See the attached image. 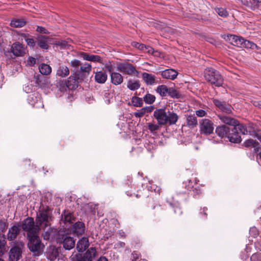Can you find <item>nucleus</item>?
Here are the masks:
<instances>
[{
  "mask_svg": "<svg viewBox=\"0 0 261 261\" xmlns=\"http://www.w3.org/2000/svg\"><path fill=\"white\" fill-rule=\"evenodd\" d=\"M153 117L158 123L161 125L168 124L169 125L175 124L178 119V116L173 111L166 112V108L156 109L153 112Z\"/></svg>",
  "mask_w": 261,
  "mask_h": 261,
  "instance_id": "nucleus-1",
  "label": "nucleus"
},
{
  "mask_svg": "<svg viewBox=\"0 0 261 261\" xmlns=\"http://www.w3.org/2000/svg\"><path fill=\"white\" fill-rule=\"evenodd\" d=\"M44 236H57V242L62 243L66 250H70L75 246V240L73 238L67 236L63 230L53 229L45 232Z\"/></svg>",
  "mask_w": 261,
  "mask_h": 261,
  "instance_id": "nucleus-2",
  "label": "nucleus"
},
{
  "mask_svg": "<svg viewBox=\"0 0 261 261\" xmlns=\"http://www.w3.org/2000/svg\"><path fill=\"white\" fill-rule=\"evenodd\" d=\"M240 134L243 135L247 134L246 127L242 124H238L231 129H230L227 138L230 142L234 143H240L242 140Z\"/></svg>",
  "mask_w": 261,
  "mask_h": 261,
  "instance_id": "nucleus-3",
  "label": "nucleus"
},
{
  "mask_svg": "<svg viewBox=\"0 0 261 261\" xmlns=\"http://www.w3.org/2000/svg\"><path fill=\"white\" fill-rule=\"evenodd\" d=\"M28 247L34 255H39L41 253V241L38 233L27 236Z\"/></svg>",
  "mask_w": 261,
  "mask_h": 261,
  "instance_id": "nucleus-4",
  "label": "nucleus"
},
{
  "mask_svg": "<svg viewBox=\"0 0 261 261\" xmlns=\"http://www.w3.org/2000/svg\"><path fill=\"white\" fill-rule=\"evenodd\" d=\"M20 226L22 230L27 232V236L38 233L39 227L35 224L34 219L32 217H27L22 221Z\"/></svg>",
  "mask_w": 261,
  "mask_h": 261,
  "instance_id": "nucleus-5",
  "label": "nucleus"
},
{
  "mask_svg": "<svg viewBox=\"0 0 261 261\" xmlns=\"http://www.w3.org/2000/svg\"><path fill=\"white\" fill-rule=\"evenodd\" d=\"M24 247V243L22 242H15L13 246L9 252V261H18L22 256V249Z\"/></svg>",
  "mask_w": 261,
  "mask_h": 261,
  "instance_id": "nucleus-6",
  "label": "nucleus"
},
{
  "mask_svg": "<svg viewBox=\"0 0 261 261\" xmlns=\"http://www.w3.org/2000/svg\"><path fill=\"white\" fill-rule=\"evenodd\" d=\"M51 211V208L47 206L45 207H43L37 214L36 223L39 227L43 223L46 224L48 222Z\"/></svg>",
  "mask_w": 261,
  "mask_h": 261,
  "instance_id": "nucleus-7",
  "label": "nucleus"
},
{
  "mask_svg": "<svg viewBox=\"0 0 261 261\" xmlns=\"http://www.w3.org/2000/svg\"><path fill=\"white\" fill-rule=\"evenodd\" d=\"M84 253H78L75 255V261H92L96 255V250L95 247H90L85 250Z\"/></svg>",
  "mask_w": 261,
  "mask_h": 261,
  "instance_id": "nucleus-8",
  "label": "nucleus"
},
{
  "mask_svg": "<svg viewBox=\"0 0 261 261\" xmlns=\"http://www.w3.org/2000/svg\"><path fill=\"white\" fill-rule=\"evenodd\" d=\"M117 70L124 74H134L138 76L139 72L136 70L133 64L127 63H119L117 64Z\"/></svg>",
  "mask_w": 261,
  "mask_h": 261,
  "instance_id": "nucleus-9",
  "label": "nucleus"
},
{
  "mask_svg": "<svg viewBox=\"0 0 261 261\" xmlns=\"http://www.w3.org/2000/svg\"><path fill=\"white\" fill-rule=\"evenodd\" d=\"M185 188L191 192L193 197L197 198L201 194L202 190L199 184L196 180L189 179L187 180V183L185 184Z\"/></svg>",
  "mask_w": 261,
  "mask_h": 261,
  "instance_id": "nucleus-10",
  "label": "nucleus"
},
{
  "mask_svg": "<svg viewBox=\"0 0 261 261\" xmlns=\"http://www.w3.org/2000/svg\"><path fill=\"white\" fill-rule=\"evenodd\" d=\"M153 192L149 190L147 187L144 188L142 185V188L137 190L135 196L137 198H148V202L152 203L154 201L153 198Z\"/></svg>",
  "mask_w": 261,
  "mask_h": 261,
  "instance_id": "nucleus-11",
  "label": "nucleus"
},
{
  "mask_svg": "<svg viewBox=\"0 0 261 261\" xmlns=\"http://www.w3.org/2000/svg\"><path fill=\"white\" fill-rule=\"evenodd\" d=\"M75 221V217L73 212L65 209L62 212L60 222L61 224H71Z\"/></svg>",
  "mask_w": 261,
  "mask_h": 261,
  "instance_id": "nucleus-12",
  "label": "nucleus"
},
{
  "mask_svg": "<svg viewBox=\"0 0 261 261\" xmlns=\"http://www.w3.org/2000/svg\"><path fill=\"white\" fill-rule=\"evenodd\" d=\"M200 132L204 135L212 134V122L208 119H203L200 122Z\"/></svg>",
  "mask_w": 261,
  "mask_h": 261,
  "instance_id": "nucleus-13",
  "label": "nucleus"
},
{
  "mask_svg": "<svg viewBox=\"0 0 261 261\" xmlns=\"http://www.w3.org/2000/svg\"><path fill=\"white\" fill-rule=\"evenodd\" d=\"M226 41L237 47H242L243 38L232 34L225 35L223 37Z\"/></svg>",
  "mask_w": 261,
  "mask_h": 261,
  "instance_id": "nucleus-14",
  "label": "nucleus"
},
{
  "mask_svg": "<svg viewBox=\"0 0 261 261\" xmlns=\"http://www.w3.org/2000/svg\"><path fill=\"white\" fill-rule=\"evenodd\" d=\"M34 81L36 86L41 89L48 87L49 83V79L41 74H34Z\"/></svg>",
  "mask_w": 261,
  "mask_h": 261,
  "instance_id": "nucleus-15",
  "label": "nucleus"
},
{
  "mask_svg": "<svg viewBox=\"0 0 261 261\" xmlns=\"http://www.w3.org/2000/svg\"><path fill=\"white\" fill-rule=\"evenodd\" d=\"M70 232L74 235L79 236L85 233V225L82 221H77L72 224Z\"/></svg>",
  "mask_w": 261,
  "mask_h": 261,
  "instance_id": "nucleus-16",
  "label": "nucleus"
},
{
  "mask_svg": "<svg viewBox=\"0 0 261 261\" xmlns=\"http://www.w3.org/2000/svg\"><path fill=\"white\" fill-rule=\"evenodd\" d=\"M20 224L19 223H17L16 224L14 225L9 229L7 233V239L10 241L15 240L17 238L18 235L20 233Z\"/></svg>",
  "mask_w": 261,
  "mask_h": 261,
  "instance_id": "nucleus-17",
  "label": "nucleus"
},
{
  "mask_svg": "<svg viewBox=\"0 0 261 261\" xmlns=\"http://www.w3.org/2000/svg\"><path fill=\"white\" fill-rule=\"evenodd\" d=\"M51 38L49 36L37 35L36 38V42L38 46L42 49L47 50L49 48L48 42L50 41Z\"/></svg>",
  "mask_w": 261,
  "mask_h": 261,
  "instance_id": "nucleus-18",
  "label": "nucleus"
},
{
  "mask_svg": "<svg viewBox=\"0 0 261 261\" xmlns=\"http://www.w3.org/2000/svg\"><path fill=\"white\" fill-rule=\"evenodd\" d=\"M79 55L85 60L95 63H102V58L98 55H92L85 52H80Z\"/></svg>",
  "mask_w": 261,
  "mask_h": 261,
  "instance_id": "nucleus-19",
  "label": "nucleus"
},
{
  "mask_svg": "<svg viewBox=\"0 0 261 261\" xmlns=\"http://www.w3.org/2000/svg\"><path fill=\"white\" fill-rule=\"evenodd\" d=\"M133 181V178L130 176H127L123 180L122 183V187L123 190L125 191L126 194L129 196L132 197L133 195L132 191L131 190L127 189L128 188L130 189L132 188V182Z\"/></svg>",
  "mask_w": 261,
  "mask_h": 261,
  "instance_id": "nucleus-20",
  "label": "nucleus"
},
{
  "mask_svg": "<svg viewBox=\"0 0 261 261\" xmlns=\"http://www.w3.org/2000/svg\"><path fill=\"white\" fill-rule=\"evenodd\" d=\"M89 246V242L88 238L83 237L78 241L76 248L78 252L82 253L88 249Z\"/></svg>",
  "mask_w": 261,
  "mask_h": 261,
  "instance_id": "nucleus-21",
  "label": "nucleus"
},
{
  "mask_svg": "<svg viewBox=\"0 0 261 261\" xmlns=\"http://www.w3.org/2000/svg\"><path fill=\"white\" fill-rule=\"evenodd\" d=\"M161 75L164 79L174 80L176 78L178 75V72L173 69H167L162 71L161 72Z\"/></svg>",
  "mask_w": 261,
  "mask_h": 261,
  "instance_id": "nucleus-22",
  "label": "nucleus"
},
{
  "mask_svg": "<svg viewBox=\"0 0 261 261\" xmlns=\"http://www.w3.org/2000/svg\"><path fill=\"white\" fill-rule=\"evenodd\" d=\"M11 51L15 56H21L24 54V48L19 42L13 43L11 47Z\"/></svg>",
  "mask_w": 261,
  "mask_h": 261,
  "instance_id": "nucleus-23",
  "label": "nucleus"
},
{
  "mask_svg": "<svg viewBox=\"0 0 261 261\" xmlns=\"http://www.w3.org/2000/svg\"><path fill=\"white\" fill-rule=\"evenodd\" d=\"M215 105L222 112L227 114L231 112V107L226 102H221L218 100H213Z\"/></svg>",
  "mask_w": 261,
  "mask_h": 261,
  "instance_id": "nucleus-24",
  "label": "nucleus"
},
{
  "mask_svg": "<svg viewBox=\"0 0 261 261\" xmlns=\"http://www.w3.org/2000/svg\"><path fill=\"white\" fill-rule=\"evenodd\" d=\"M215 105L222 112L227 114L231 112V107L226 102H221L218 100H213Z\"/></svg>",
  "mask_w": 261,
  "mask_h": 261,
  "instance_id": "nucleus-25",
  "label": "nucleus"
},
{
  "mask_svg": "<svg viewBox=\"0 0 261 261\" xmlns=\"http://www.w3.org/2000/svg\"><path fill=\"white\" fill-rule=\"evenodd\" d=\"M108 79V75L105 71H99L95 73L94 80L98 84H104Z\"/></svg>",
  "mask_w": 261,
  "mask_h": 261,
  "instance_id": "nucleus-26",
  "label": "nucleus"
},
{
  "mask_svg": "<svg viewBox=\"0 0 261 261\" xmlns=\"http://www.w3.org/2000/svg\"><path fill=\"white\" fill-rule=\"evenodd\" d=\"M142 76V79L147 85H152L158 83L155 81L154 75L147 72H143Z\"/></svg>",
  "mask_w": 261,
  "mask_h": 261,
  "instance_id": "nucleus-27",
  "label": "nucleus"
},
{
  "mask_svg": "<svg viewBox=\"0 0 261 261\" xmlns=\"http://www.w3.org/2000/svg\"><path fill=\"white\" fill-rule=\"evenodd\" d=\"M80 82L75 79V76L72 74L70 76L67 81V84L68 86L69 90H74L79 86Z\"/></svg>",
  "mask_w": 261,
  "mask_h": 261,
  "instance_id": "nucleus-28",
  "label": "nucleus"
},
{
  "mask_svg": "<svg viewBox=\"0 0 261 261\" xmlns=\"http://www.w3.org/2000/svg\"><path fill=\"white\" fill-rule=\"evenodd\" d=\"M229 130L230 128L228 127L225 125H222L216 128V133L221 138L225 137L228 138V135L229 132Z\"/></svg>",
  "mask_w": 261,
  "mask_h": 261,
  "instance_id": "nucleus-29",
  "label": "nucleus"
},
{
  "mask_svg": "<svg viewBox=\"0 0 261 261\" xmlns=\"http://www.w3.org/2000/svg\"><path fill=\"white\" fill-rule=\"evenodd\" d=\"M110 76L112 83L115 85H120L123 82V76L118 72H112Z\"/></svg>",
  "mask_w": 261,
  "mask_h": 261,
  "instance_id": "nucleus-30",
  "label": "nucleus"
},
{
  "mask_svg": "<svg viewBox=\"0 0 261 261\" xmlns=\"http://www.w3.org/2000/svg\"><path fill=\"white\" fill-rule=\"evenodd\" d=\"M70 73L69 68L65 65H60L57 70L56 75L61 77L67 76Z\"/></svg>",
  "mask_w": 261,
  "mask_h": 261,
  "instance_id": "nucleus-31",
  "label": "nucleus"
},
{
  "mask_svg": "<svg viewBox=\"0 0 261 261\" xmlns=\"http://www.w3.org/2000/svg\"><path fill=\"white\" fill-rule=\"evenodd\" d=\"M223 83V79L221 75L217 71H213V85L216 86H221Z\"/></svg>",
  "mask_w": 261,
  "mask_h": 261,
  "instance_id": "nucleus-32",
  "label": "nucleus"
},
{
  "mask_svg": "<svg viewBox=\"0 0 261 261\" xmlns=\"http://www.w3.org/2000/svg\"><path fill=\"white\" fill-rule=\"evenodd\" d=\"M72 74L75 76V79H77L80 83L83 82L89 75L88 73L77 71L76 69H74L72 70Z\"/></svg>",
  "mask_w": 261,
  "mask_h": 261,
  "instance_id": "nucleus-33",
  "label": "nucleus"
},
{
  "mask_svg": "<svg viewBox=\"0 0 261 261\" xmlns=\"http://www.w3.org/2000/svg\"><path fill=\"white\" fill-rule=\"evenodd\" d=\"M220 118L224 123L232 125L233 127L238 124H241L237 120L226 116H222Z\"/></svg>",
  "mask_w": 261,
  "mask_h": 261,
  "instance_id": "nucleus-34",
  "label": "nucleus"
},
{
  "mask_svg": "<svg viewBox=\"0 0 261 261\" xmlns=\"http://www.w3.org/2000/svg\"><path fill=\"white\" fill-rule=\"evenodd\" d=\"M39 72L42 75H49L51 72V67L46 64L42 63L39 67Z\"/></svg>",
  "mask_w": 261,
  "mask_h": 261,
  "instance_id": "nucleus-35",
  "label": "nucleus"
},
{
  "mask_svg": "<svg viewBox=\"0 0 261 261\" xmlns=\"http://www.w3.org/2000/svg\"><path fill=\"white\" fill-rule=\"evenodd\" d=\"M171 208L175 216H180L182 214V211L179 203L177 202L169 203Z\"/></svg>",
  "mask_w": 261,
  "mask_h": 261,
  "instance_id": "nucleus-36",
  "label": "nucleus"
},
{
  "mask_svg": "<svg viewBox=\"0 0 261 261\" xmlns=\"http://www.w3.org/2000/svg\"><path fill=\"white\" fill-rule=\"evenodd\" d=\"M169 88L166 85H159L155 89V91L161 97H165L168 95Z\"/></svg>",
  "mask_w": 261,
  "mask_h": 261,
  "instance_id": "nucleus-37",
  "label": "nucleus"
},
{
  "mask_svg": "<svg viewBox=\"0 0 261 261\" xmlns=\"http://www.w3.org/2000/svg\"><path fill=\"white\" fill-rule=\"evenodd\" d=\"M28 102L33 107L38 102H40V97L39 95H35V94H32L28 96Z\"/></svg>",
  "mask_w": 261,
  "mask_h": 261,
  "instance_id": "nucleus-38",
  "label": "nucleus"
},
{
  "mask_svg": "<svg viewBox=\"0 0 261 261\" xmlns=\"http://www.w3.org/2000/svg\"><path fill=\"white\" fill-rule=\"evenodd\" d=\"M140 83L139 80L133 81L129 80L127 82V87L132 91H135L138 89L140 87Z\"/></svg>",
  "mask_w": 261,
  "mask_h": 261,
  "instance_id": "nucleus-39",
  "label": "nucleus"
},
{
  "mask_svg": "<svg viewBox=\"0 0 261 261\" xmlns=\"http://www.w3.org/2000/svg\"><path fill=\"white\" fill-rule=\"evenodd\" d=\"M187 124L191 128H194L197 124V119L194 115H189L187 117Z\"/></svg>",
  "mask_w": 261,
  "mask_h": 261,
  "instance_id": "nucleus-40",
  "label": "nucleus"
},
{
  "mask_svg": "<svg viewBox=\"0 0 261 261\" xmlns=\"http://www.w3.org/2000/svg\"><path fill=\"white\" fill-rule=\"evenodd\" d=\"M26 21L23 19H13L11 21L10 25L13 28H20L24 26Z\"/></svg>",
  "mask_w": 261,
  "mask_h": 261,
  "instance_id": "nucleus-41",
  "label": "nucleus"
},
{
  "mask_svg": "<svg viewBox=\"0 0 261 261\" xmlns=\"http://www.w3.org/2000/svg\"><path fill=\"white\" fill-rule=\"evenodd\" d=\"M6 243L5 235L4 233H0V257H2L4 254Z\"/></svg>",
  "mask_w": 261,
  "mask_h": 261,
  "instance_id": "nucleus-42",
  "label": "nucleus"
},
{
  "mask_svg": "<svg viewBox=\"0 0 261 261\" xmlns=\"http://www.w3.org/2000/svg\"><path fill=\"white\" fill-rule=\"evenodd\" d=\"M172 98L178 99L181 97V94L179 92L173 88H169L168 95Z\"/></svg>",
  "mask_w": 261,
  "mask_h": 261,
  "instance_id": "nucleus-43",
  "label": "nucleus"
},
{
  "mask_svg": "<svg viewBox=\"0 0 261 261\" xmlns=\"http://www.w3.org/2000/svg\"><path fill=\"white\" fill-rule=\"evenodd\" d=\"M147 124L148 129L152 134L159 130L162 126L161 124H159L158 123L155 124L154 122L148 123Z\"/></svg>",
  "mask_w": 261,
  "mask_h": 261,
  "instance_id": "nucleus-44",
  "label": "nucleus"
},
{
  "mask_svg": "<svg viewBox=\"0 0 261 261\" xmlns=\"http://www.w3.org/2000/svg\"><path fill=\"white\" fill-rule=\"evenodd\" d=\"M57 86L59 88V90L62 92L66 91L67 89L68 90V86L67 84V81L65 80H59V81L57 83Z\"/></svg>",
  "mask_w": 261,
  "mask_h": 261,
  "instance_id": "nucleus-45",
  "label": "nucleus"
},
{
  "mask_svg": "<svg viewBox=\"0 0 261 261\" xmlns=\"http://www.w3.org/2000/svg\"><path fill=\"white\" fill-rule=\"evenodd\" d=\"M143 99L146 104L151 105L155 101L156 97L154 95L148 92L143 97Z\"/></svg>",
  "mask_w": 261,
  "mask_h": 261,
  "instance_id": "nucleus-46",
  "label": "nucleus"
},
{
  "mask_svg": "<svg viewBox=\"0 0 261 261\" xmlns=\"http://www.w3.org/2000/svg\"><path fill=\"white\" fill-rule=\"evenodd\" d=\"M77 71L87 73L89 74L92 70V66L90 64L85 63L83 65L81 66L78 69H76Z\"/></svg>",
  "mask_w": 261,
  "mask_h": 261,
  "instance_id": "nucleus-47",
  "label": "nucleus"
},
{
  "mask_svg": "<svg viewBox=\"0 0 261 261\" xmlns=\"http://www.w3.org/2000/svg\"><path fill=\"white\" fill-rule=\"evenodd\" d=\"M242 47H245L247 48H250L252 49H258V46L255 43L251 41L245 40L244 38Z\"/></svg>",
  "mask_w": 261,
  "mask_h": 261,
  "instance_id": "nucleus-48",
  "label": "nucleus"
},
{
  "mask_svg": "<svg viewBox=\"0 0 261 261\" xmlns=\"http://www.w3.org/2000/svg\"><path fill=\"white\" fill-rule=\"evenodd\" d=\"M131 102L133 105L136 107H141L143 104L142 98L136 96L132 98Z\"/></svg>",
  "mask_w": 261,
  "mask_h": 261,
  "instance_id": "nucleus-49",
  "label": "nucleus"
},
{
  "mask_svg": "<svg viewBox=\"0 0 261 261\" xmlns=\"http://www.w3.org/2000/svg\"><path fill=\"white\" fill-rule=\"evenodd\" d=\"M204 77L207 82H210L212 84V71L211 68L205 69L204 71Z\"/></svg>",
  "mask_w": 261,
  "mask_h": 261,
  "instance_id": "nucleus-50",
  "label": "nucleus"
},
{
  "mask_svg": "<svg viewBox=\"0 0 261 261\" xmlns=\"http://www.w3.org/2000/svg\"><path fill=\"white\" fill-rule=\"evenodd\" d=\"M215 10L216 12L218 13V14L221 17H226L228 15V12L224 8H216Z\"/></svg>",
  "mask_w": 261,
  "mask_h": 261,
  "instance_id": "nucleus-51",
  "label": "nucleus"
},
{
  "mask_svg": "<svg viewBox=\"0 0 261 261\" xmlns=\"http://www.w3.org/2000/svg\"><path fill=\"white\" fill-rule=\"evenodd\" d=\"M7 219H0V232L4 233L7 228Z\"/></svg>",
  "mask_w": 261,
  "mask_h": 261,
  "instance_id": "nucleus-52",
  "label": "nucleus"
},
{
  "mask_svg": "<svg viewBox=\"0 0 261 261\" xmlns=\"http://www.w3.org/2000/svg\"><path fill=\"white\" fill-rule=\"evenodd\" d=\"M132 45L133 47H135L136 48H138V49L144 51L145 50V47H146V45L142 43H140L137 42H133L132 43Z\"/></svg>",
  "mask_w": 261,
  "mask_h": 261,
  "instance_id": "nucleus-53",
  "label": "nucleus"
},
{
  "mask_svg": "<svg viewBox=\"0 0 261 261\" xmlns=\"http://www.w3.org/2000/svg\"><path fill=\"white\" fill-rule=\"evenodd\" d=\"M141 256V253L137 251H134L131 254L130 260L131 261H137Z\"/></svg>",
  "mask_w": 261,
  "mask_h": 261,
  "instance_id": "nucleus-54",
  "label": "nucleus"
},
{
  "mask_svg": "<svg viewBox=\"0 0 261 261\" xmlns=\"http://www.w3.org/2000/svg\"><path fill=\"white\" fill-rule=\"evenodd\" d=\"M25 42L28 46L31 48H34L36 45V41H35L34 37L32 36L29 38H27Z\"/></svg>",
  "mask_w": 261,
  "mask_h": 261,
  "instance_id": "nucleus-55",
  "label": "nucleus"
},
{
  "mask_svg": "<svg viewBox=\"0 0 261 261\" xmlns=\"http://www.w3.org/2000/svg\"><path fill=\"white\" fill-rule=\"evenodd\" d=\"M81 64L80 61L77 59H74L73 60H71L70 62L71 66L74 68V69H78Z\"/></svg>",
  "mask_w": 261,
  "mask_h": 261,
  "instance_id": "nucleus-56",
  "label": "nucleus"
},
{
  "mask_svg": "<svg viewBox=\"0 0 261 261\" xmlns=\"http://www.w3.org/2000/svg\"><path fill=\"white\" fill-rule=\"evenodd\" d=\"M249 233L253 238H256L258 235V231L255 227H252L250 229Z\"/></svg>",
  "mask_w": 261,
  "mask_h": 261,
  "instance_id": "nucleus-57",
  "label": "nucleus"
},
{
  "mask_svg": "<svg viewBox=\"0 0 261 261\" xmlns=\"http://www.w3.org/2000/svg\"><path fill=\"white\" fill-rule=\"evenodd\" d=\"M251 261H261V253H254L250 257Z\"/></svg>",
  "mask_w": 261,
  "mask_h": 261,
  "instance_id": "nucleus-58",
  "label": "nucleus"
},
{
  "mask_svg": "<svg viewBox=\"0 0 261 261\" xmlns=\"http://www.w3.org/2000/svg\"><path fill=\"white\" fill-rule=\"evenodd\" d=\"M36 31L42 34H49L50 33L47 29L41 26H37Z\"/></svg>",
  "mask_w": 261,
  "mask_h": 261,
  "instance_id": "nucleus-59",
  "label": "nucleus"
},
{
  "mask_svg": "<svg viewBox=\"0 0 261 261\" xmlns=\"http://www.w3.org/2000/svg\"><path fill=\"white\" fill-rule=\"evenodd\" d=\"M145 113H146L144 108H143L137 112H135L134 115L136 117L141 118L145 114Z\"/></svg>",
  "mask_w": 261,
  "mask_h": 261,
  "instance_id": "nucleus-60",
  "label": "nucleus"
},
{
  "mask_svg": "<svg viewBox=\"0 0 261 261\" xmlns=\"http://www.w3.org/2000/svg\"><path fill=\"white\" fill-rule=\"evenodd\" d=\"M255 141V140L251 139H248L244 142L243 145L246 147H252Z\"/></svg>",
  "mask_w": 261,
  "mask_h": 261,
  "instance_id": "nucleus-61",
  "label": "nucleus"
},
{
  "mask_svg": "<svg viewBox=\"0 0 261 261\" xmlns=\"http://www.w3.org/2000/svg\"><path fill=\"white\" fill-rule=\"evenodd\" d=\"M201 211L199 213V214L201 215L202 218L205 219L206 218L207 214V208L206 207H204L202 209L200 210Z\"/></svg>",
  "mask_w": 261,
  "mask_h": 261,
  "instance_id": "nucleus-62",
  "label": "nucleus"
},
{
  "mask_svg": "<svg viewBox=\"0 0 261 261\" xmlns=\"http://www.w3.org/2000/svg\"><path fill=\"white\" fill-rule=\"evenodd\" d=\"M252 147L254 148V152L256 153L261 150V146L257 141L255 142Z\"/></svg>",
  "mask_w": 261,
  "mask_h": 261,
  "instance_id": "nucleus-63",
  "label": "nucleus"
},
{
  "mask_svg": "<svg viewBox=\"0 0 261 261\" xmlns=\"http://www.w3.org/2000/svg\"><path fill=\"white\" fill-rule=\"evenodd\" d=\"M255 248L258 250H261V237L254 243Z\"/></svg>",
  "mask_w": 261,
  "mask_h": 261,
  "instance_id": "nucleus-64",
  "label": "nucleus"
}]
</instances>
